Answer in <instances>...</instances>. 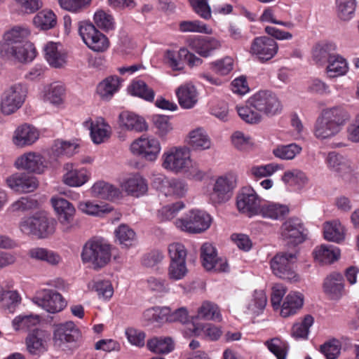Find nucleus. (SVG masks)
Here are the masks:
<instances>
[{"instance_id": "6e6552de", "label": "nucleus", "mask_w": 359, "mask_h": 359, "mask_svg": "<svg viewBox=\"0 0 359 359\" xmlns=\"http://www.w3.org/2000/svg\"><path fill=\"white\" fill-rule=\"evenodd\" d=\"M79 33L86 46L95 52H104L109 46L107 37L96 29L91 22L82 21L79 23Z\"/></svg>"}, {"instance_id": "4468645a", "label": "nucleus", "mask_w": 359, "mask_h": 359, "mask_svg": "<svg viewBox=\"0 0 359 359\" xmlns=\"http://www.w3.org/2000/svg\"><path fill=\"white\" fill-rule=\"evenodd\" d=\"M1 54L12 61L26 63L34 59L36 49L32 43L24 42L11 46H1Z\"/></svg>"}, {"instance_id": "79ce46f5", "label": "nucleus", "mask_w": 359, "mask_h": 359, "mask_svg": "<svg viewBox=\"0 0 359 359\" xmlns=\"http://www.w3.org/2000/svg\"><path fill=\"white\" fill-rule=\"evenodd\" d=\"M29 34L28 29L20 27H15L10 31L5 33L4 39V43L1 46H11L20 44L24 42H29L27 37Z\"/></svg>"}, {"instance_id": "a211bd4d", "label": "nucleus", "mask_w": 359, "mask_h": 359, "mask_svg": "<svg viewBox=\"0 0 359 359\" xmlns=\"http://www.w3.org/2000/svg\"><path fill=\"white\" fill-rule=\"evenodd\" d=\"M6 182L10 189L20 193L34 191L39 185L35 177L20 172H15L8 177Z\"/></svg>"}, {"instance_id": "052dcab7", "label": "nucleus", "mask_w": 359, "mask_h": 359, "mask_svg": "<svg viewBox=\"0 0 359 359\" xmlns=\"http://www.w3.org/2000/svg\"><path fill=\"white\" fill-rule=\"evenodd\" d=\"M92 0H58L60 6L72 13H79L88 8Z\"/></svg>"}, {"instance_id": "393cba45", "label": "nucleus", "mask_w": 359, "mask_h": 359, "mask_svg": "<svg viewBox=\"0 0 359 359\" xmlns=\"http://www.w3.org/2000/svg\"><path fill=\"white\" fill-rule=\"evenodd\" d=\"M176 95L180 105L183 109H191L198 102V94L196 87L189 83L179 86L176 90Z\"/></svg>"}, {"instance_id": "c9c22d12", "label": "nucleus", "mask_w": 359, "mask_h": 359, "mask_svg": "<svg viewBox=\"0 0 359 359\" xmlns=\"http://www.w3.org/2000/svg\"><path fill=\"white\" fill-rule=\"evenodd\" d=\"M313 254L316 261L322 264H331L339 257L340 252L333 245H322L316 247Z\"/></svg>"}, {"instance_id": "6e6d98bb", "label": "nucleus", "mask_w": 359, "mask_h": 359, "mask_svg": "<svg viewBox=\"0 0 359 359\" xmlns=\"http://www.w3.org/2000/svg\"><path fill=\"white\" fill-rule=\"evenodd\" d=\"M88 287L95 291L100 298L110 299L114 294V289L109 280H93L88 284Z\"/></svg>"}, {"instance_id": "9b49d317", "label": "nucleus", "mask_w": 359, "mask_h": 359, "mask_svg": "<svg viewBox=\"0 0 359 359\" xmlns=\"http://www.w3.org/2000/svg\"><path fill=\"white\" fill-rule=\"evenodd\" d=\"M33 302L50 313L63 310L67 303L62 295L51 290H42L33 298Z\"/></svg>"}, {"instance_id": "7c9ffc66", "label": "nucleus", "mask_w": 359, "mask_h": 359, "mask_svg": "<svg viewBox=\"0 0 359 359\" xmlns=\"http://www.w3.org/2000/svg\"><path fill=\"white\" fill-rule=\"evenodd\" d=\"M56 43L48 42L44 46V55L48 63L53 67L60 68L66 64V55L58 48Z\"/></svg>"}, {"instance_id": "f257e3e1", "label": "nucleus", "mask_w": 359, "mask_h": 359, "mask_svg": "<svg viewBox=\"0 0 359 359\" xmlns=\"http://www.w3.org/2000/svg\"><path fill=\"white\" fill-rule=\"evenodd\" d=\"M348 117L346 111L341 107H335L324 110L316 122L315 136L318 139L324 140L336 135Z\"/></svg>"}, {"instance_id": "f3484780", "label": "nucleus", "mask_w": 359, "mask_h": 359, "mask_svg": "<svg viewBox=\"0 0 359 359\" xmlns=\"http://www.w3.org/2000/svg\"><path fill=\"white\" fill-rule=\"evenodd\" d=\"M201 257L203 265L207 270L225 272L228 269L226 260L217 257L216 250L210 243H205L201 246Z\"/></svg>"}, {"instance_id": "e2e57ef3", "label": "nucleus", "mask_w": 359, "mask_h": 359, "mask_svg": "<svg viewBox=\"0 0 359 359\" xmlns=\"http://www.w3.org/2000/svg\"><path fill=\"white\" fill-rule=\"evenodd\" d=\"M188 273L186 262H170L168 269V278L172 281L182 280Z\"/></svg>"}, {"instance_id": "5701e85b", "label": "nucleus", "mask_w": 359, "mask_h": 359, "mask_svg": "<svg viewBox=\"0 0 359 359\" xmlns=\"http://www.w3.org/2000/svg\"><path fill=\"white\" fill-rule=\"evenodd\" d=\"M39 137V133L36 128L28 124H23L15 130L13 142L18 147H24L34 144Z\"/></svg>"}, {"instance_id": "aec40b11", "label": "nucleus", "mask_w": 359, "mask_h": 359, "mask_svg": "<svg viewBox=\"0 0 359 359\" xmlns=\"http://www.w3.org/2000/svg\"><path fill=\"white\" fill-rule=\"evenodd\" d=\"M52 206L56 212L58 219L62 225H67L65 231L69 229V224L74 219L75 208L67 200L61 197H53L50 200Z\"/></svg>"}, {"instance_id": "69168bd1", "label": "nucleus", "mask_w": 359, "mask_h": 359, "mask_svg": "<svg viewBox=\"0 0 359 359\" xmlns=\"http://www.w3.org/2000/svg\"><path fill=\"white\" fill-rule=\"evenodd\" d=\"M313 323V318L311 315H306L301 323H295L292 326V334L299 338H307L309 328Z\"/></svg>"}, {"instance_id": "cd10ccee", "label": "nucleus", "mask_w": 359, "mask_h": 359, "mask_svg": "<svg viewBox=\"0 0 359 359\" xmlns=\"http://www.w3.org/2000/svg\"><path fill=\"white\" fill-rule=\"evenodd\" d=\"M187 143L196 151L207 150L212 146L210 137L202 128H198L189 132Z\"/></svg>"}, {"instance_id": "c756f323", "label": "nucleus", "mask_w": 359, "mask_h": 359, "mask_svg": "<svg viewBox=\"0 0 359 359\" xmlns=\"http://www.w3.org/2000/svg\"><path fill=\"white\" fill-rule=\"evenodd\" d=\"M79 337V330L72 321L59 324L54 330V340L56 342H72L76 341Z\"/></svg>"}, {"instance_id": "49530a36", "label": "nucleus", "mask_w": 359, "mask_h": 359, "mask_svg": "<svg viewBox=\"0 0 359 359\" xmlns=\"http://www.w3.org/2000/svg\"><path fill=\"white\" fill-rule=\"evenodd\" d=\"M34 25L41 29L48 30L54 27L57 23L55 13L50 10H43L33 19Z\"/></svg>"}, {"instance_id": "5fc2aeb1", "label": "nucleus", "mask_w": 359, "mask_h": 359, "mask_svg": "<svg viewBox=\"0 0 359 359\" xmlns=\"http://www.w3.org/2000/svg\"><path fill=\"white\" fill-rule=\"evenodd\" d=\"M231 142L233 147L241 151L248 152L254 147V142L251 137L241 131H236L233 133Z\"/></svg>"}, {"instance_id": "de8ad7c7", "label": "nucleus", "mask_w": 359, "mask_h": 359, "mask_svg": "<svg viewBox=\"0 0 359 359\" xmlns=\"http://www.w3.org/2000/svg\"><path fill=\"white\" fill-rule=\"evenodd\" d=\"M336 46L334 43H326L317 44L313 50V57L319 63L329 62L332 55H335L334 51Z\"/></svg>"}, {"instance_id": "0eeeda50", "label": "nucleus", "mask_w": 359, "mask_h": 359, "mask_svg": "<svg viewBox=\"0 0 359 359\" xmlns=\"http://www.w3.org/2000/svg\"><path fill=\"white\" fill-rule=\"evenodd\" d=\"M212 217L205 211L191 210L175 221V226L183 231L198 233L206 231L212 223Z\"/></svg>"}, {"instance_id": "a19ab883", "label": "nucleus", "mask_w": 359, "mask_h": 359, "mask_svg": "<svg viewBox=\"0 0 359 359\" xmlns=\"http://www.w3.org/2000/svg\"><path fill=\"white\" fill-rule=\"evenodd\" d=\"M348 69L346 60L341 55L336 54L330 57L327 67V73L329 77L335 78L344 75Z\"/></svg>"}, {"instance_id": "13d9d810", "label": "nucleus", "mask_w": 359, "mask_h": 359, "mask_svg": "<svg viewBox=\"0 0 359 359\" xmlns=\"http://www.w3.org/2000/svg\"><path fill=\"white\" fill-rule=\"evenodd\" d=\"M194 332L196 336L204 335L211 341L217 340L222 333L219 327L210 323H208L204 325L195 326Z\"/></svg>"}, {"instance_id": "7ed1b4c3", "label": "nucleus", "mask_w": 359, "mask_h": 359, "mask_svg": "<svg viewBox=\"0 0 359 359\" xmlns=\"http://www.w3.org/2000/svg\"><path fill=\"white\" fill-rule=\"evenodd\" d=\"M263 199L250 186L242 187L237 193L236 205L239 212L248 217L260 215L266 218L269 217V205H262Z\"/></svg>"}, {"instance_id": "f8f14e48", "label": "nucleus", "mask_w": 359, "mask_h": 359, "mask_svg": "<svg viewBox=\"0 0 359 359\" xmlns=\"http://www.w3.org/2000/svg\"><path fill=\"white\" fill-rule=\"evenodd\" d=\"M295 258L293 253L278 254L271 259V269L280 278L297 281L298 276L292 270V262Z\"/></svg>"}, {"instance_id": "c03bdc74", "label": "nucleus", "mask_w": 359, "mask_h": 359, "mask_svg": "<svg viewBox=\"0 0 359 359\" xmlns=\"http://www.w3.org/2000/svg\"><path fill=\"white\" fill-rule=\"evenodd\" d=\"M116 241L124 248H129L135 245L136 234L133 229L126 224L119 225L114 231Z\"/></svg>"}, {"instance_id": "ddd939ff", "label": "nucleus", "mask_w": 359, "mask_h": 359, "mask_svg": "<svg viewBox=\"0 0 359 359\" xmlns=\"http://www.w3.org/2000/svg\"><path fill=\"white\" fill-rule=\"evenodd\" d=\"M161 149L159 141L154 137H140L130 145L131 152L147 161H154Z\"/></svg>"}, {"instance_id": "58836bf2", "label": "nucleus", "mask_w": 359, "mask_h": 359, "mask_svg": "<svg viewBox=\"0 0 359 359\" xmlns=\"http://www.w3.org/2000/svg\"><path fill=\"white\" fill-rule=\"evenodd\" d=\"M267 303L266 294L263 290H255L252 298L249 300L246 305L247 314L257 316L264 309Z\"/></svg>"}, {"instance_id": "680f3d73", "label": "nucleus", "mask_w": 359, "mask_h": 359, "mask_svg": "<svg viewBox=\"0 0 359 359\" xmlns=\"http://www.w3.org/2000/svg\"><path fill=\"white\" fill-rule=\"evenodd\" d=\"M233 68V60L231 57H226L210 63V69L215 74L220 76L229 74Z\"/></svg>"}, {"instance_id": "0e129e2a", "label": "nucleus", "mask_w": 359, "mask_h": 359, "mask_svg": "<svg viewBox=\"0 0 359 359\" xmlns=\"http://www.w3.org/2000/svg\"><path fill=\"white\" fill-rule=\"evenodd\" d=\"M186 191V184L183 181L177 179H170L166 188L163 189V193L165 196L182 197Z\"/></svg>"}, {"instance_id": "2f4dec72", "label": "nucleus", "mask_w": 359, "mask_h": 359, "mask_svg": "<svg viewBox=\"0 0 359 359\" xmlns=\"http://www.w3.org/2000/svg\"><path fill=\"white\" fill-rule=\"evenodd\" d=\"M191 318L220 322L222 315L217 304L210 301H204L198 308L197 314Z\"/></svg>"}, {"instance_id": "ea45409f", "label": "nucleus", "mask_w": 359, "mask_h": 359, "mask_svg": "<svg viewBox=\"0 0 359 359\" xmlns=\"http://www.w3.org/2000/svg\"><path fill=\"white\" fill-rule=\"evenodd\" d=\"M324 238L327 241L340 243L344 239V228L339 221L327 222L323 225Z\"/></svg>"}, {"instance_id": "f03ea898", "label": "nucleus", "mask_w": 359, "mask_h": 359, "mask_svg": "<svg viewBox=\"0 0 359 359\" xmlns=\"http://www.w3.org/2000/svg\"><path fill=\"white\" fill-rule=\"evenodd\" d=\"M111 246L105 239L93 237L83 245L81 257L83 263H89L93 269H99L111 260Z\"/></svg>"}, {"instance_id": "f704fd0d", "label": "nucleus", "mask_w": 359, "mask_h": 359, "mask_svg": "<svg viewBox=\"0 0 359 359\" xmlns=\"http://www.w3.org/2000/svg\"><path fill=\"white\" fill-rule=\"evenodd\" d=\"M55 221L48 217L44 212L36 213L35 236L38 238H46L53 234L55 230Z\"/></svg>"}, {"instance_id": "37998d69", "label": "nucleus", "mask_w": 359, "mask_h": 359, "mask_svg": "<svg viewBox=\"0 0 359 359\" xmlns=\"http://www.w3.org/2000/svg\"><path fill=\"white\" fill-rule=\"evenodd\" d=\"M78 208L83 213L92 216H102L112 210V208L106 203L99 204L90 201L80 202Z\"/></svg>"}, {"instance_id": "b1692460", "label": "nucleus", "mask_w": 359, "mask_h": 359, "mask_svg": "<svg viewBox=\"0 0 359 359\" xmlns=\"http://www.w3.org/2000/svg\"><path fill=\"white\" fill-rule=\"evenodd\" d=\"M119 126L127 130L143 132L147 130L144 118L130 111H123L118 116Z\"/></svg>"}, {"instance_id": "774afa93", "label": "nucleus", "mask_w": 359, "mask_h": 359, "mask_svg": "<svg viewBox=\"0 0 359 359\" xmlns=\"http://www.w3.org/2000/svg\"><path fill=\"white\" fill-rule=\"evenodd\" d=\"M341 350L340 342L337 339H332L320 346V351L325 356L326 359H335Z\"/></svg>"}, {"instance_id": "6ab92c4d", "label": "nucleus", "mask_w": 359, "mask_h": 359, "mask_svg": "<svg viewBox=\"0 0 359 359\" xmlns=\"http://www.w3.org/2000/svg\"><path fill=\"white\" fill-rule=\"evenodd\" d=\"M121 187L128 195L135 197L144 195L148 190L146 180L139 173L127 175L121 182Z\"/></svg>"}, {"instance_id": "bf43d9fd", "label": "nucleus", "mask_w": 359, "mask_h": 359, "mask_svg": "<svg viewBox=\"0 0 359 359\" xmlns=\"http://www.w3.org/2000/svg\"><path fill=\"white\" fill-rule=\"evenodd\" d=\"M179 29L182 32H198L211 34L212 29L205 24L199 20H184L179 25Z\"/></svg>"}, {"instance_id": "09e8293b", "label": "nucleus", "mask_w": 359, "mask_h": 359, "mask_svg": "<svg viewBox=\"0 0 359 359\" xmlns=\"http://www.w3.org/2000/svg\"><path fill=\"white\" fill-rule=\"evenodd\" d=\"M148 348L156 353H168L172 351L173 342L170 337L153 338L147 341Z\"/></svg>"}, {"instance_id": "20e7f679", "label": "nucleus", "mask_w": 359, "mask_h": 359, "mask_svg": "<svg viewBox=\"0 0 359 359\" xmlns=\"http://www.w3.org/2000/svg\"><path fill=\"white\" fill-rule=\"evenodd\" d=\"M269 109V93L260 90L251 96L245 107L238 108L239 116L246 123H257L263 114H267Z\"/></svg>"}, {"instance_id": "4be33fe9", "label": "nucleus", "mask_w": 359, "mask_h": 359, "mask_svg": "<svg viewBox=\"0 0 359 359\" xmlns=\"http://www.w3.org/2000/svg\"><path fill=\"white\" fill-rule=\"evenodd\" d=\"M63 170L62 180L65 184L69 187H81L89 180V173L86 169H78L72 163L65 164Z\"/></svg>"}, {"instance_id": "e433bc0d", "label": "nucleus", "mask_w": 359, "mask_h": 359, "mask_svg": "<svg viewBox=\"0 0 359 359\" xmlns=\"http://www.w3.org/2000/svg\"><path fill=\"white\" fill-rule=\"evenodd\" d=\"M281 180L286 185L297 189L303 188L308 182L306 174L299 169L285 171L282 175Z\"/></svg>"}, {"instance_id": "4d7b16f0", "label": "nucleus", "mask_w": 359, "mask_h": 359, "mask_svg": "<svg viewBox=\"0 0 359 359\" xmlns=\"http://www.w3.org/2000/svg\"><path fill=\"white\" fill-rule=\"evenodd\" d=\"M338 16L343 20L353 18L355 7V0H336Z\"/></svg>"}, {"instance_id": "603ef678", "label": "nucleus", "mask_w": 359, "mask_h": 359, "mask_svg": "<svg viewBox=\"0 0 359 359\" xmlns=\"http://www.w3.org/2000/svg\"><path fill=\"white\" fill-rule=\"evenodd\" d=\"M65 88L60 82L51 83L46 90V99L54 104L62 103L65 95Z\"/></svg>"}, {"instance_id": "a18cd8bd", "label": "nucleus", "mask_w": 359, "mask_h": 359, "mask_svg": "<svg viewBox=\"0 0 359 359\" xmlns=\"http://www.w3.org/2000/svg\"><path fill=\"white\" fill-rule=\"evenodd\" d=\"M132 95L137 96L148 102L154 100L155 93L152 88L142 80L134 81L128 88Z\"/></svg>"}, {"instance_id": "3c124183", "label": "nucleus", "mask_w": 359, "mask_h": 359, "mask_svg": "<svg viewBox=\"0 0 359 359\" xmlns=\"http://www.w3.org/2000/svg\"><path fill=\"white\" fill-rule=\"evenodd\" d=\"M39 323V318L36 315H19L12 322L15 330L27 331Z\"/></svg>"}, {"instance_id": "1a4fd4ad", "label": "nucleus", "mask_w": 359, "mask_h": 359, "mask_svg": "<svg viewBox=\"0 0 359 359\" xmlns=\"http://www.w3.org/2000/svg\"><path fill=\"white\" fill-rule=\"evenodd\" d=\"M27 88L22 83L11 86L3 93L1 101V111L5 115H10L24 103L27 97Z\"/></svg>"}, {"instance_id": "4c0bfd02", "label": "nucleus", "mask_w": 359, "mask_h": 359, "mask_svg": "<svg viewBox=\"0 0 359 359\" xmlns=\"http://www.w3.org/2000/svg\"><path fill=\"white\" fill-rule=\"evenodd\" d=\"M251 53L255 55L261 62L268 61L269 60V39L266 36L255 38L251 46Z\"/></svg>"}, {"instance_id": "a878e982", "label": "nucleus", "mask_w": 359, "mask_h": 359, "mask_svg": "<svg viewBox=\"0 0 359 359\" xmlns=\"http://www.w3.org/2000/svg\"><path fill=\"white\" fill-rule=\"evenodd\" d=\"M84 125L90 130V137L95 144L104 142L110 136V126L102 118H98L95 122L87 121Z\"/></svg>"}, {"instance_id": "9d476101", "label": "nucleus", "mask_w": 359, "mask_h": 359, "mask_svg": "<svg viewBox=\"0 0 359 359\" xmlns=\"http://www.w3.org/2000/svg\"><path fill=\"white\" fill-rule=\"evenodd\" d=\"M281 236L289 246H297L306 239V229L301 219L291 217L281 226Z\"/></svg>"}, {"instance_id": "8fccbe9b", "label": "nucleus", "mask_w": 359, "mask_h": 359, "mask_svg": "<svg viewBox=\"0 0 359 359\" xmlns=\"http://www.w3.org/2000/svg\"><path fill=\"white\" fill-rule=\"evenodd\" d=\"M302 151V147L295 144L292 143L287 145H279L273 150L274 156L278 158L283 160L293 159L297 154Z\"/></svg>"}, {"instance_id": "39448f33", "label": "nucleus", "mask_w": 359, "mask_h": 359, "mask_svg": "<svg viewBox=\"0 0 359 359\" xmlns=\"http://www.w3.org/2000/svg\"><path fill=\"white\" fill-rule=\"evenodd\" d=\"M237 187V177L233 172H227L212 180L208 190L209 199L213 205H222L233 196Z\"/></svg>"}, {"instance_id": "412c9836", "label": "nucleus", "mask_w": 359, "mask_h": 359, "mask_svg": "<svg viewBox=\"0 0 359 359\" xmlns=\"http://www.w3.org/2000/svg\"><path fill=\"white\" fill-rule=\"evenodd\" d=\"M18 169H22L31 172L40 174L43 172L45 165L41 155L29 152L19 156L14 163Z\"/></svg>"}, {"instance_id": "864d4df0", "label": "nucleus", "mask_w": 359, "mask_h": 359, "mask_svg": "<svg viewBox=\"0 0 359 359\" xmlns=\"http://www.w3.org/2000/svg\"><path fill=\"white\" fill-rule=\"evenodd\" d=\"M95 24L101 29L109 32L115 28V22L113 16L103 11H97L93 16Z\"/></svg>"}, {"instance_id": "bb28decb", "label": "nucleus", "mask_w": 359, "mask_h": 359, "mask_svg": "<svg viewBox=\"0 0 359 359\" xmlns=\"http://www.w3.org/2000/svg\"><path fill=\"white\" fill-rule=\"evenodd\" d=\"M94 196L102 199L114 201L121 197V191L116 186L104 181H99L91 188Z\"/></svg>"}, {"instance_id": "423d86ee", "label": "nucleus", "mask_w": 359, "mask_h": 359, "mask_svg": "<svg viewBox=\"0 0 359 359\" xmlns=\"http://www.w3.org/2000/svg\"><path fill=\"white\" fill-rule=\"evenodd\" d=\"M162 167L172 173L187 172L191 165V153L187 147H173L164 151Z\"/></svg>"}, {"instance_id": "473e14b6", "label": "nucleus", "mask_w": 359, "mask_h": 359, "mask_svg": "<svg viewBox=\"0 0 359 359\" xmlns=\"http://www.w3.org/2000/svg\"><path fill=\"white\" fill-rule=\"evenodd\" d=\"M325 292L330 294L332 298H338L341 295L344 289L343 276L337 272H334L328 276L323 283Z\"/></svg>"}, {"instance_id": "2eb2a0df", "label": "nucleus", "mask_w": 359, "mask_h": 359, "mask_svg": "<svg viewBox=\"0 0 359 359\" xmlns=\"http://www.w3.org/2000/svg\"><path fill=\"white\" fill-rule=\"evenodd\" d=\"M187 43L191 49L202 57L210 56L215 50L221 48L219 40L212 36H196L189 38Z\"/></svg>"}, {"instance_id": "c85d7f7f", "label": "nucleus", "mask_w": 359, "mask_h": 359, "mask_svg": "<svg viewBox=\"0 0 359 359\" xmlns=\"http://www.w3.org/2000/svg\"><path fill=\"white\" fill-rule=\"evenodd\" d=\"M304 304V297L301 293L290 292L289 293L282 306L278 309L280 315L283 318L293 316L302 307Z\"/></svg>"}, {"instance_id": "338daca9", "label": "nucleus", "mask_w": 359, "mask_h": 359, "mask_svg": "<svg viewBox=\"0 0 359 359\" xmlns=\"http://www.w3.org/2000/svg\"><path fill=\"white\" fill-rule=\"evenodd\" d=\"M170 262H186L187 251L182 243H174L168 246Z\"/></svg>"}, {"instance_id": "72a5a7b5", "label": "nucleus", "mask_w": 359, "mask_h": 359, "mask_svg": "<svg viewBox=\"0 0 359 359\" xmlns=\"http://www.w3.org/2000/svg\"><path fill=\"white\" fill-rule=\"evenodd\" d=\"M121 86V81L116 76H111L101 81L97 87L98 95L104 100H109L118 92Z\"/></svg>"}, {"instance_id": "dca6fc26", "label": "nucleus", "mask_w": 359, "mask_h": 359, "mask_svg": "<svg viewBox=\"0 0 359 359\" xmlns=\"http://www.w3.org/2000/svg\"><path fill=\"white\" fill-rule=\"evenodd\" d=\"M50 334L43 330L35 329L26 337L25 343L27 351L32 355H40L48 349Z\"/></svg>"}]
</instances>
